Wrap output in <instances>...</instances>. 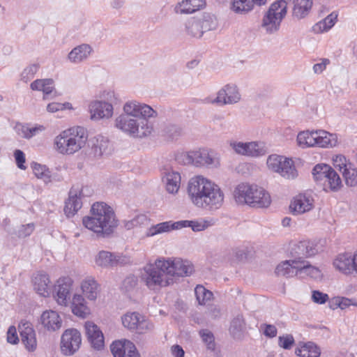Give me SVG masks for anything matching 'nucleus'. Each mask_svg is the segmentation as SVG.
<instances>
[{
    "label": "nucleus",
    "instance_id": "f257e3e1",
    "mask_svg": "<svg viewBox=\"0 0 357 357\" xmlns=\"http://www.w3.org/2000/svg\"><path fill=\"white\" fill-rule=\"evenodd\" d=\"M157 112L151 106L135 100L126 101L122 113L114 120V127L125 135L134 138H144L153 131L149 121L157 116Z\"/></svg>",
    "mask_w": 357,
    "mask_h": 357
},
{
    "label": "nucleus",
    "instance_id": "f03ea898",
    "mask_svg": "<svg viewBox=\"0 0 357 357\" xmlns=\"http://www.w3.org/2000/svg\"><path fill=\"white\" fill-rule=\"evenodd\" d=\"M187 192L195 206L205 210L216 211L222 207L225 200L220 187L203 176H196L189 180Z\"/></svg>",
    "mask_w": 357,
    "mask_h": 357
},
{
    "label": "nucleus",
    "instance_id": "7ed1b4c3",
    "mask_svg": "<svg viewBox=\"0 0 357 357\" xmlns=\"http://www.w3.org/2000/svg\"><path fill=\"white\" fill-rule=\"evenodd\" d=\"M91 215L82 219L83 225L97 234H109L117 227V220L113 209L103 202L93 204Z\"/></svg>",
    "mask_w": 357,
    "mask_h": 357
},
{
    "label": "nucleus",
    "instance_id": "20e7f679",
    "mask_svg": "<svg viewBox=\"0 0 357 357\" xmlns=\"http://www.w3.org/2000/svg\"><path fill=\"white\" fill-rule=\"evenodd\" d=\"M88 139L86 130L75 126L63 130L54 139V148L60 154L73 155L81 150Z\"/></svg>",
    "mask_w": 357,
    "mask_h": 357
},
{
    "label": "nucleus",
    "instance_id": "39448f33",
    "mask_svg": "<svg viewBox=\"0 0 357 357\" xmlns=\"http://www.w3.org/2000/svg\"><path fill=\"white\" fill-rule=\"evenodd\" d=\"M234 198L238 204L266 208L271 202L269 193L263 188L248 183L238 184L234 190Z\"/></svg>",
    "mask_w": 357,
    "mask_h": 357
},
{
    "label": "nucleus",
    "instance_id": "423d86ee",
    "mask_svg": "<svg viewBox=\"0 0 357 357\" xmlns=\"http://www.w3.org/2000/svg\"><path fill=\"white\" fill-rule=\"evenodd\" d=\"M164 261V258L155 260L153 264H149L144 268L143 280L149 289L159 290L174 283L173 278L169 276L167 271L159 266L158 262Z\"/></svg>",
    "mask_w": 357,
    "mask_h": 357
},
{
    "label": "nucleus",
    "instance_id": "0eeeda50",
    "mask_svg": "<svg viewBox=\"0 0 357 357\" xmlns=\"http://www.w3.org/2000/svg\"><path fill=\"white\" fill-rule=\"evenodd\" d=\"M287 2L278 0L273 3L263 17L261 27L267 33H274L280 27V24L287 14Z\"/></svg>",
    "mask_w": 357,
    "mask_h": 357
},
{
    "label": "nucleus",
    "instance_id": "6e6552de",
    "mask_svg": "<svg viewBox=\"0 0 357 357\" xmlns=\"http://www.w3.org/2000/svg\"><path fill=\"white\" fill-rule=\"evenodd\" d=\"M266 165L270 171L278 173L285 178L294 179L298 176L294 161L283 155L277 154L269 155Z\"/></svg>",
    "mask_w": 357,
    "mask_h": 357
},
{
    "label": "nucleus",
    "instance_id": "1a4fd4ad",
    "mask_svg": "<svg viewBox=\"0 0 357 357\" xmlns=\"http://www.w3.org/2000/svg\"><path fill=\"white\" fill-rule=\"evenodd\" d=\"M159 266H163L167 271L170 278L187 277L192 273L194 268L192 263L181 258H164V261H159Z\"/></svg>",
    "mask_w": 357,
    "mask_h": 357
},
{
    "label": "nucleus",
    "instance_id": "9d476101",
    "mask_svg": "<svg viewBox=\"0 0 357 357\" xmlns=\"http://www.w3.org/2000/svg\"><path fill=\"white\" fill-rule=\"evenodd\" d=\"M123 326L130 331L143 334L151 331L154 326L144 316L139 312H127L121 317Z\"/></svg>",
    "mask_w": 357,
    "mask_h": 357
},
{
    "label": "nucleus",
    "instance_id": "9b49d317",
    "mask_svg": "<svg viewBox=\"0 0 357 357\" xmlns=\"http://www.w3.org/2000/svg\"><path fill=\"white\" fill-rule=\"evenodd\" d=\"M229 146L236 154L248 157H259L267 152L263 142H243L232 140L229 142Z\"/></svg>",
    "mask_w": 357,
    "mask_h": 357
},
{
    "label": "nucleus",
    "instance_id": "f8f14e48",
    "mask_svg": "<svg viewBox=\"0 0 357 357\" xmlns=\"http://www.w3.org/2000/svg\"><path fill=\"white\" fill-rule=\"evenodd\" d=\"M81 343L82 337L78 330L75 328L66 329L61 337V351L65 356H72L78 351Z\"/></svg>",
    "mask_w": 357,
    "mask_h": 357
},
{
    "label": "nucleus",
    "instance_id": "ddd939ff",
    "mask_svg": "<svg viewBox=\"0 0 357 357\" xmlns=\"http://www.w3.org/2000/svg\"><path fill=\"white\" fill-rule=\"evenodd\" d=\"M240 100L241 94L238 87L235 84H229L219 90L215 98H207L206 102L222 106L236 103Z\"/></svg>",
    "mask_w": 357,
    "mask_h": 357
},
{
    "label": "nucleus",
    "instance_id": "4468645a",
    "mask_svg": "<svg viewBox=\"0 0 357 357\" xmlns=\"http://www.w3.org/2000/svg\"><path fill=\"white\" fill-rule=\"evenodd\" d=\"M73 280L68 276L59 278L54 285V298L59 305L67 306L70 300Z\"/></svg>",
    "mask_w": 357,
    "mask_h": 357
},
{
    "label": "nucleus",
    "instance_id": "2eb2a0df",
    "mask_svg": "<svg viewBox=\"0 0 357 357\" xmlns=\"http://www.w3.org/2000/svg\"><path fill=\"white\" fill-rule=\"evenodd\" d=\"M89 112L93 121L109 119L113 116L114 107L109 102L95 100L89 104Z\"/></svg>",
    "mask_w": 357,
    "mask_h": 357
},
{
    "label": "nucleus",
    "instance_id": "dca6fc26",
    "mask_svg": "<svg viewBox=\"0 0 357 357\" xmlns=\"http://www.w3.org/2000/svg\"><path fill=\"white\" fill-rule=\"evenodd\" d=\"M220 165V156L214 151L207 149L195 150V166L218 168Z\"/></svg>",
    "mask_w": 357,
    "mask_h": 357
},
{
    "label": "nucleus",
    "instance_id": "f3484780",
    "mask_svg": "<svg viewBox=\"0 0 357 357\" xmlns=\"http://www.w3.org/2000/svg\"><path fill=\"white\" fill-rule=\"evenodd\" d=\"M38 323L45 331L54 333L61 328L63 321L56 311L47 310L41 314Z\"/></svg>",
    "mask_w": 357,
    "mask_h": 357
},
{
    "label": "nucleus",
    "instance_id": "a211bd4d",
    "mask_svg": "<svg viewBox=\"0 0 357 357\" xmlns=\"http://www.w3.org/2000/svg\"><path fill=\"white\" fill-rule=\"evenodd\" d=\"M314 206L313 197L310 195L304 193L294 197L290 203L289 209L293 215H298L310 211Z\"/></svg>",
    "mask_w": 357,
    "mask_h": 357
},
{
    "label": "nucleus",
    "instance_id": "6ab92c4d",
    "mask_svg": "<svg viewBox=\"0 0 357 357\" xmlns=\"http://www.w3.org/2000/svg\"><path fill=\"white\" fill-rule=\"evenodd\" d=\"M83 189L73 186L69 192L68 199L65 203L64 212L67 217L73 216L82 206Z\"/></svg>",
    "mask_w": 357,
    "mask_h": 357
},
{
    "label": "nucleus",
    "instance_id": "aec40b11",
    "mask_svg": "<svg viewBox=\"0 0 357 357\" xmlns=\"http://www.w3.org/2000/svg\"><path fill=\"white\" fill-rule=\"evenodd\" d=\"M22 343L29 351H34L37 347L36 333L31 324L21 322L18 326Z\"/></svg>",
    "mask_w": 357,
    "mask_h": 357
},
{
    "label": "nucleus",
    "instance_id": "412c9836",
    "mask_svg": "<svg viewBox=\"0 0 357 357\" xmlns=\"http://www.w3.org/2000/svg\"><path fill=\"white\" fill-rule=\"evenodd\" d=\"M46 127L38 123H18L15 126L17 134L22 138L31 139L45 132Z\"/></svg>",
    "mask_w": 357,
    "mask_h": 357
},
{
    "label": "nucleus",
    "instance_id": "4be33fe9",
    "mask_svg": "<svg viewBox=\"0 0 357 357\" xmlns=\"http://www.w3.org/2000/svg\"><path fill=\"white\" fill-rule=\"evenodd\" d=\"M338 138L336 134L324 130H314V147L333 148L337 145Z\"/></svg>",
    "mask_w": 357,
    "mask_h": 357
},
{
    "label": "nucleus",
    "instance_id": "5701e85b",
    "mask_svg": "<svg viewBox=\"0 0 357 357\" xmlns=\"http://www.w3.org/2000/svg\"><path fill=\"white\" fill-rule=\"evenodd\" d=\"M86 334L92 347L100 349L104 346V337L102 331L92 321H86L84 325Z\"/></svg>",
    "mask_w": 357,
    "mask_h": 357
},
{
    "label": "nucleus",
    "instance_id": "b1692460",
    "mask_svg": "<svg viewBox=\"0 0 357 357\" xmlns=\"http://www.w3.org/2000/svg\"><path fill=\"white\" fill-rule=\"evenodd\" d=\"M93 52L92 47L83 43L75 47L68 54V60L74 64H79L87 60Z\"/></svg>",
    "mask_w": 357,
    "mask_h": 357
},
{
    "label": "nucleus",
    "instance_id": "393cba45",
    "mask_svg": "<svg viewBox=\"0 0 357 357\" xmlns=\"http://www.w3.org/2000/svg\"><path fill=\"white\" fill-rule=\"evenodd\" d=\"M334 268L340 272L349 275L354 271V255L349 253L338 255L333 260Z\"/></svg>",
    "mask_w": 357,
    "mask_h": 357
},
{
    "label": "nucleus",
    "instance_id": "a878e982",
    "mask_svg": "<svg viewBox=\"0 0 357 357\" xmlns=\"http://www.w3.org/2000/svg\"><path fill=\"white\" fill-rule=\"evenodd\" d=\"M34 290L40 296L46 297L50 292V279L46 273L39 271L33 277Z\"/></svg>",
    "mask_w": 357,
    "mask_h": 357
},
{
    "label": "nucleus",
    "instance_id": "bb28decb",
    "mask_svg": "<svg viewBox=\"0 0 357 357\" xmlns=\"http://www.w3.org/2000/svg\"><path fill=\"white\" fill-rule=\"evenodd\" d=\"M317 253L313 245L306 241L299 242L291 252L294 260L306 261L305 259L314 256Z\"/></svg>",
    "mask_w": 357,
    "mask_h": 357
},
{
    "label": "nucleus",
    "instance_id": "cd10ccee",
    "mask_svg": "<svg viewBox=\"0 0 357 357\" xmlns=\"http://www.w3.org/2000/svg\"><path fill=\"white\" fill-rule=\"evenodd\" d=\"M275 274L278 276L291 278L298 275V260L291 259L284 261L279 264L275 268Z\"/></svg>",
    "mask_w": 357,
    "mask_h": 357
},
{
    "label": "nucleus",
    "instance_id": "c85d7f7f",
    "mask_svg": "<svg viewBox=\"0 0 357 357\" xmlns=\"http://www.w3.org/2000/svg\"><path fill=\"white\" fill-rule=\"evenodd\" d=\"M292 17L296 20L305 18L310 14L313 0H293Z\"/></svg>",
    "mask_w": 357,
    "mask_h": 357
},
{
    "label": "nucleus",
    "instance_id": "c756f323",
    "mask_svg": "<svg viewBox=\"0 0 357 357\" xmlns=\"http://www.w3.org/2000/svg\"><path fill=\"white\" fill-rule=\"evenodd\" d=\"M95 262L98 266L102 268H111L121 262L119 256L108 251H100L95 257Z\"/></svg>",
    "mask_w": 357,
    "mask_h": 357
},
{
    "label": "nucleus",
    "instance_id": "7c9ffc66",
    "mask_svg": "<svg viewBox=\"0 0 357 357\" xmlns=\"http://www.w3.org/2000/svg\"><path fill=\"white\" fill-rule=\"evenodd\" d=\"M72 312L80 318H86L91 313L84 298L80 294H74L71 302Z\"/></svg>",
    "mask_w": 357,
    "mask_h": 357
},
{
    "label": "nucleus",
    "instance_id": "2f4dec72",
    "mask_svg": "<svg viewBox=\"0 0 357 357\" xmlns=\"http://www.w3.org/2000/svg\"><path fill=\"white\" fill-rule=\"evenodd\" d=\"M206 4L204 0H183L175 7V11L179 14H191L202 8Z\"/></svg>",
    "mask_w": 357,
    "mask_h": 357
},
{
    "label": "nucleus",
    "instance_id": "473e14b6",
    "mask_svg": "<svg viewBox=\"0 0 357 357\" xmlns=\"http://www.w3.org/2000/svg\"><path fill=\"white\" fill-rule=\"evenodd\" d=\"M92 151L95 157H101L109 155L112 153V149L107 137L98 135L95 138Z\"/></svg>",
    "mask_w": 357,
    "mask_h": 357
},
{
    "label": "nucleus",
    "instance_id": "72a5a7b5",
    "mask_svg": "<svg viewBox=\"0 0 357 357\" xmlns=\"http://www.w3.org/2000/svg\"><path fill=\"white\" fill-rule=\"evenodd\" d=\"M167 191L171 194H176L180 188L181 175L174 171H167L162 178Z\"/></svg>",
    "mask_w": 357,
    "mask_h": 357
},
{
    "label": "nucleus",
    "instance_id": "f704fd0d",
    "mask_svg": "<svg viewBox=\"0 0 357 357\" xmlns=\"http://www.w3.org/2000/svg\"><path fill=\"white\" fill-rule=\"evenodd\" d=\"M338 13L332 12L324 20L318 22L312 26V31L315 33H320L328 31L337 21Z\"/></svg>",
    "mask_w": 357,
    "mask_h": 357
},
{
    "label": "nucleus",
    "instance_id": "c9c22d12",
    "mask_svg": "<svg viewBox=\"0 0 357 357\" xmlns=\"http://www.w3.org/2000/svg\"><path fill=\"white\" fill-rule=\"evenodd\" d=\"M98 284L94 278L86 277L81 283V289L86 297L91 301H95L98 295Z\"/></svg>",
    "mask_w": 357,
    "mask_h": 357
},
{
    "label": "nucleus",
    "instance_id": "e433bc0d",
    "mask_svg": "<svg viewBox=\"0 0 357 357\" xmlns=\"http://www.w3.org/2000/svg\"><path fill=\"white\" fill-rule=\"evenodd\" d=\"M30 87L33 91H43V99L52 93L54 89V80L52 79H38L33 81Z\"/></svg>",
    "mask_w": 357,
    "mask_h": 357
},
{
    "label": "nucleus",
    "instance_id": "4c0bfd02",
    "mask_svg": "<svg viewBox=\"0 0 357 357\" xmlns=\"http://www.w3.org/2000/svg\"><path fill=\"white\" fill-rule=\"evenodd\" d=\"M325 190L337 191L342 187V182L339 174L332 168L323 181Z\"/></svg>",
    "mask_w": 357,
    "mask_h": 357
},
{
    "label": "nucleus",
    "instance_id": "58836bf2",
    "mask_svg": "<svg viewBox=\"0 0 357 357\" xmlns=\"http://www.w3.org/2000/svg\"><path fill=\"white\" fill-rule=\"evenodd\" d=\"M298 275H307L317 279L321 277V272L319 268L311 265L309 261L298 260Z\"/></svg>",
    "mask_w": 357,
    "mask_h": 357
},
{
    "label": "nucleus",
    "instance_id": "ea45409f",
    "mask_svg": "<svg viewBox=\"0 0 357 357\" xmlns=\"http://www.w3.org/2000/svg\"><path fill=\"white\" fill-rule=\"evenodd\" d=\"M173 229H178L176 222L167 221L151 226L147 229L146 234L147 236H153Z\"/></svg>",
    "mask_w": 357,
    "mask_h": 357
},
{
    "label": "nucleus",
    "instance_id": "a19ab883",
    "mask_svg": "<svg viewBox=\"0 0 357 357\" xmlns=\"http://www.w3.org/2000/svg\"><path fill=\"white\" fill-rule=\"evenodd\" d=\"M133 348V343L128 340L114 341L110 346L114 357H123L128 349Z\"/></svg>",
    "mask_w": 357,
    "mask_h": 357
},
{
    "label": "nucleus",
    "instance_id": "79ce46f5",
    "mask_svg": "<svg viewBox=\"0 0 357 357\" xmlns=\"http://www.w3.org/2000/svg\"><path fill=\"white\" fill-rule=\"evenodd\" d=\"M31 168L34 175L45 183H49L52 180V174L50 169L43 165L32 162Z\"/></svg>",
    "mask_w": 357,
    "mask_h": 357
},
{
    "label": "nucleus",
    "instance_id": "37998d69",
    "mask_svg": "<svg viewBox=\"0 0 357 357\" xmlns=\"http://www.w3.org/2000/svg\"><path fill=\"white\" fill-rule=\"evenodd\" d=\"M253 9V0H232L231 10L236 14L245 15Z\"/></svg>",
    "mask_w": 357,
    "mask_h": 357
},
{
    "label": "nucleus",
    "instance_id": "c03bdc74",
    "mask_svg": "<svg viewBox=\"0 0 357 357\" xmlns=\"http://www.w3.org/2000/svg\"><path fill=\"white\" fill-rule=\"evenodd\" d=\"M296 354L301 357H319L321 351L313 342H307L296 350Z\"/></svg>",
    "mask_w": 357,
    "mask_h": 357
},
{
    "label": "nucleus",
    "instance_id": "a18cd8bd",
    "mask_svg": "<svg viewBox=\"0 0 357 357\" xmlns=\"http://www.w3.org/2000/svg\"><path fill=\"white\" fill-rule=\"evenodd\" d=\"M297 143L301 148L314 147V130L300 132Z\"/></svg>",
    "mask_w": 357,
    "mask_h": 357
},
{
    "label": "nucleus",
    "instance_id": "49530a36",
    "mask_svg": "<svg viewBox=\"0 0 357 357\" xmlns=\"http://www.w3.org/2000/svg\"><path fill=\"white\" fill-rule=\"evenodd\" d=\"M195 294L198 303L202 305L209 304L213 298L212 291L206 289L202 285H197L195 289Z\"/></svg>",
    "mask_w": 357,
    "mask_h": 357
},
{
    "label": "nucleus",
    "instance_id": "de8ad7c7",
    "mask_svg": "<svg viewBox=\"0 0 357 357\" xmlns=\"http://www.w3.org/2000/svg\"><path fill=\"white\" fill-rule=\"evenodd\" d=\"M176 227L178 229L183 227H191L194 231H201L206 229L208 227V224L206 220H181L176 222Z\"/></svg>",
    "mask_w": 357,
    "mask_h": 357
},
{
    "label": "nucleus",
    "instance_id": "09e8293b",
    "mask_svg": "<svg viewBox=\"0 0 357 357\" xmlns=\"http://www.w3.org/2000/svg\"><path fill=\"white\" fill-rule=\"evenodd\" d=\"M245 329V324L241 315H237L234 317L229 327V332L235 338H239L242 333Z\"/></svg>",
    "mask_w": 357,
    "mask_h": 357
},
{
    "label": "nucleus",
    "instance_id": "8fccbe9b",
    "mask_svg": "<svg viewBox=\"0 0 357 357\" xmlns=\"http://www.w3.org/2000/svg\"><path fill=\"white\" fill-rule=\"evenodd\" d=\"M185 31L191 37L200 38L203 35V29L198 19L192 18L185 23Z\"/></svg>",
    "mask_w": 357,
    "mask_h": 357
},
{
    "label": "nucleus",
    "instance_id": "3c124183",
    "mask_svg": "<svg viewBox=\"0 0 357 357\" xmlns=\"http://www.w3.org/2000/svg\"><path fill=\"white\" fill-rule=\"evenodd\" d=\"M342 174L347 185L352 187L357 185V169L352 163L349 165Z\"/></svg>",
    "mask_w": 357,
    "mask_h": 357
},
{
    "label": "nucleus",
    "instance_id": "603ef678",
    "mask_svg": "<svg viewBox=\"0 0 357 357\" xmlns=\"http://www.w3.org/2000/svg\"><path fill=\"white\" fill-rule=\"evenodd\" d=\"M198 20L202 26V29H203V33L208 31L215 30L217 28L216 18L211 14L206 13Z\"/></svg>",
    "mask_w": 357,
    "mask_h": 357
},
{
    "label": "nucleus",
    "instance_id": "864d4df0",
    "mask_svg": "<svg viewBox=\"0 0 357 357\" xmlns=\"http://www.w3.org/2000/svg\"><path fill=\"white\" fill-rule=\"evenodd\" d=\"M331 167L326 164H318L315 165L312 169L314 179L317 182L323 183Z\"/></svg>",
    "mask_w": 357,
    "mask_h": 357
},
{
    "label": "nucleus",
    "instance_id": "5fc2aeb1",
    "mask_svg": "<svg viewBox=\"0 0 357 357\" xmlns=\"http://www.w3.org/2000/svg\"><path fill=\"white\" fill-rule=\"evenodd\" d=\"M199 335L207 349L211 351H214L215 349V343L213 334L208 329H203L199 331Z\"/></svg>",
    "mask_w": 357,
    "mask_h": 357
},
{
    "label": "nucleus",
    "instance_id": "6e6d98bb",
    "mask_svg": "<svg viewBox=\"0 0 357 357\" xmlns=\"http://www.w3.org/2000/svg\"><path fill=\"white\" fill-rule=\"evenodd\" d=\"M178 163L195 165V151L178 153L176 156Z\"/></svg>",
    "mask_w": 357,
    "mask_h": 357
},
{
    "label": "nucleus",
    "instance_id": "4d7b16f0",
    "mask_svg": "<svg viewBox=\"0 0 357 357\" xmlns=\"http://www.w3.org/2000/svg\"><path fill=\"white\" fill-rule=\"evenodd\" d=\"M332 161L333 166L338 169L342 173V171L351 163L344 155L341 154L334 155L332 158Z\"/></svg>",
    "mask_w": 357,
    "mask_h": 357
},
{
    "label": "nucleus",
    "instance_id": "13d9d810",
    "mask_svg": "<svg viewBox=\"0 0 357 357\" xmlns=\"http://www.w3.org/2000/svg\"><path fill=\"white\" fill-rule=\"evenodd\" d=\"M351 305H354V303L351 299L344 297H337L332 300L331 307L333 309L340 307L344 310Z\"/></svg>",
    "mask_w": 357,
    "mask_h": 357
},
{
    "label": "nucleus",
    "instance_id": "bf43d9fd",
    "mask_svg": "<svg viewBox=\"0 0 357 357\" xmlns=\"http://www.w3.org/2000/svg\"><path fill=\"white\" fill-rule=\"evenodd\" d=\"M39 66L37 64H32L24 69L21 74L22 79L24 82H27L32 79L38 72Z\"/></svg>",
    "mask_w": 357,
    "mask_h": 357
},
{
    "label": "nucleus",
    "instance_id": "052dcab7",
    "mask_svg": "<svg viewBox=\"0 0 357 357\" xmlns=\"http://www.w3.org/2000/svg\"><path fill=\"white\" fill-rule=\"evenodd\" d=\"M137 284V278L134 275H130L123 280L122 289L126 292H130L135 289Z\"/></svg>",
    "mask_w": 357,
    "mask_h": 357
},
{
    "label": "nucleus",
    "instance_id": "680f3d73",
    "mask_svg": "<svg viewBox=\"0 0 357 357\" xmlns=\"http://www.w3.org/2000/svg\"><path fill=\"white\" fill-rule=\"evenodd\" d=\"M35 226L33 223L21 225L16 231V235L20 238H25L30 236L33 231Z\"/></svg>",
    "mask_w": 357,
    "mask_h": 357
},
{
    "label": "nucleus",
    "instance_id": "e2e57ef3",
    "mask_svg": "<svg viewBox=\"0 0 357 357\" xmlns=\"http://www.w3.org/2000/svg\"><path fill=\"white\" fill-rule=\"evenodd\" d=\"M311 298L314 303L321 305L324 304L328 301L329 296L327 294L323 293L318 290H314L312 291Z\"/></svg>",
    "mask_w": 357,
    "mask_h": 357
},
{
    "label": "nucleus",
    "instance_id": "0e129e2a",
    "mask_svg": "<svg viewBox=\"0 0 357 357\" xmlns=\"http://www.w3.org/2000/svg\"><path fill=\"white\" fill-rule=\"evenodd\" d=\"M278 341L279 345L284 349H290L294 344V339L291 335L280 336Z\"/></svg>",
    "mask_w": 357,
    "mask_h": 357
},
{
    "label": "nucleus",
    "instance_id": "69168bd1",
    "mask_svg": "<svg viewBox=\"0 0 357 357\" xmlns=\"http://www.w3.org/2000/svg\"><path fill=\"white\" fill-rule=\"evenodd\" d=\"M14 157L17 167L20 169L25 170L26 167L24 165L26 159L24 152L20 149H17L14 152Z\"/></svg>",
    "mask_w": 357,
    "mask_h": 357
},
{
    "label": "nucleus",
    "instance_id": "338daca9",
    "mask_svg": "<svg viewBox=\"0 0 357 357\" xmlns=\"http://www.w3.org/2000/svg\"><path fill=\"white\" fill-rule=\"evenodd\" d=\"M261 328L263 330V333L265 336L268 337H275L277 335V328L274 325L271 324H261Z\"/></svg>",
    "mask_w": 357,
    "mask_h": 357
},
{
    "label": "nucleus",
    "instance_id": "774afa93",
    "mask_svg": "<svg viewBox=\"0 0 357 357\" xmlns=\"http://www.w3.org/2000/svg\"><path fill=\"white\" fill-rule=\"evenodd\" d=\"M7 341L10 344H17L19 338L15 326H10L7 332Z\"/></svg>",
    "mask_w": 357,
    "mask_h": 357
}]
</instances>
